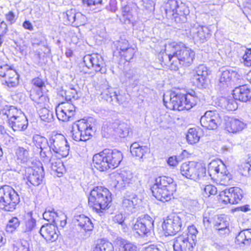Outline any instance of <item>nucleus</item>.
I'll use <instances>...</instances> for the list:
<instances>
[{"mask_svg": "<svg viewBox=\"0 0 251 251\" xmlns=\"http://www.w3.org/2000/svg\"><path fill=\"white\" fill-rule=\"evenodd\" d=\"M198 100V97L192 94L184 95L171 92L163 96L164 105L167 108L174 110H189L197 104Z\"/></svg>", "mask_w": 251, "mask_h": 251, "instance_id": "f257e3e1", "label": "nucleus"}, {"mask_svg": "<svg viewBox=\"0 0 251 251\" xmlns=\"http://www.w3.org/2000/svg\"><path fill=\"white\" fill-rule=\"evenodd\" d=\"M123 159L122 153L117 150L105 149L93 158L95 167L100 171L117 167Z\"/></svg>", "mask_w": 251, "mask_h": 251, "instance_id": "f03ea898", "label": "nucleus"}, {"mask_svg": "<svg viewBox=\"0 0 251 251\" xmlns=\"http://www.w3.org/2000/svg\"><path fill=\"white\" fill-rule=\"evenodd\" d=\"M111 201L109 191L107 188L98 186L91 190L88 198V205L101 216L102 210L108 207Z\"/></svg>", "mask_w": 251, "mask_h": 251, "instance_id": "7ed1b4c3", "label": "nucleus"}, {"mask_svg": "<svg viewBox=\"0 0 251 251\" xmlns=\"http://www.w3.org/2000/svg\"><path fill=\"white\" fill-rule=\"evenodd\" d=\"M208 171L211 179L216 183L223 185L230 184L232 176L221 160L212 161L208 165Z\"/></svg>", "mask_w": 251, "mask_h": 251, "instance_id": "20e7f679", "label": "nucleus"}, {"mask_svg": "<svg viewBox=\"0 0 251 251\" xmlns=\"http://www.w3.org/2000/svg\"><path fill=\"white\" fill-rule=\"evenodd\" d=\"M19 202V196L12 187L4 185L0 188V208L12 211Z\"/></svg>", "mask_w": 251, "mask_h": 251, "instance_id": "39448f33", "label": "nucleus"}, {"mask_svg": "<svg viewBox=\"0 0 251 251\" xmlns=\"http://www.w3.org/2000/svg\"><path fill=\"white\" fill-rule=\"evenodd\" d=\"M93 131L91 125L84 119L73 123L71 132L73 139L76 141H86L92 136Z\"/></svg>", "mask_w": 251, "mask_h": 251, "instance_id": "423d86ee", "label": "nucleus"}, {"mask_svg": "<svg viewBox=\"0 0 251 251\" xmlns=\"http://www.w3.org/2000/svg\"><path fill=\"white\" fill-rule=\"evenodd\" d=\"M165 11L168 16L174 18L177 22L186 21L188 9L182 2L176 0H169L165 5Z\"/></svg>", "mask_w": 251, "mask_h": 251, "instance_id": "0eeeda50", "label": "nucleus"}, {"mask_svg": "<svg viewBox=\"0 0 251 251\" xmlns=\"http://www.w3.org/2000/svg\"><path fill=\"white\" fill-rule=\"evenodd\" d=\"M49 148L52 150L56 157H65L69 153L68 143L65 137L60 134L52 135L50 138Z\"/></svg>", "mask_w": 251, "mask_h": 251, "instance_id": "6e6552de", "label": "nucleus"}, {"mask_svg": "<svg viewBox=\"0 0 251 251\" xmlns=\"http://www.w3.org/2000/svg\"><path fill=\"white\" fill-rule=\"evenodd\" d=\"M195 56L194 50L183 44L176 57H174V63L170 65V70L177 71L181 66H189L193 62Z\"/></svg>", "mask_w": 251, "mask_h": 251, "instance_id": "1a4fd4ad", "label": "nucleus"}, {"mask_svg": "<svg viewBox=\"0 0 251 251\" xmlns=\"http://www.w3.org/2000/svg\"><path fill=\"white\" fill-rule=\"evenodd\" d=\"M85 67L81 70L83 73L88 72L87 69H92L96 72L105 74L106 72L105 63L102 56L98 53L87 54L83 57Z\"/></svg>", "mask_w": 251, "mask_h": 251, "instance_id": "9d476101", "label": "nucleus"}, {"mask_svg": "<svg viewBox=\"0 0 251 251\" xmlns=\"http://www.w3.org/2000/svg\"><path fill=\"white\" fill-rule=\"evenodd\" d=\"M205 171V168L201 164L194 161L183 163L180 168V172L182 176L194 180H198L203 176Z\"/></svg>", "mask_w": 251, "mask_h": 251, "instance_id": "9b49d317", "label": "nucleus"}, {"mask_svg": "<svg viewBox=\"0 0 251 251\" xmlns=\"http://www.w3.org/2000/svg\"><path fill=\"white\" fill-rule=\"evenodd\" d=\"M183 44L180 42L168 41L165 45L164 52L160 51L158 53V59L164 64L174 63V57H176Z\"/></svg>", "mask_w": 251, "mask_h": 251, "instance_id": "f8f14e48", "label": "nucleus"}, {"mask_svg": "<svg viewBox=\"0 0 251 251\" xmlns=\"http://www.w3.org/2000/svg\"><path fill=\"white\" fill-rule=\"evenodd\" d=\"M153 220L148 215L139 217L132 226V229L139 236L148 237L153 229Z\"/></svg>", "mask_w": 251, "mask_h": 251, "instance_id": "ddd939ff", "label": "nucleus"}, {"mask_svg": "<svg viewBox=\"0 0 251 251\" xmlns=\"http://www.w3.org/2000/svg\"><path fill=\"white\" fill-rule=\"evenodd\" d=\"M23 178L26 180V183L30 187L31 185L37 186L41 184L44 176V170L40 167H28L25 169L22 172Z\"/></svg>", "mask_w": 251, "mask_h": 251, "instance_id": "4468645a", "label": "nucleus"}, {"mask_svg": "<svg viewBox=\"0 0 251 251\" xmlns=\"http://www.w3.org/2000/svg\"><path fill=\"white\" fill-rule=\"evenodd\" d=\"M243 191L238 187L225 189L219 195V200L225 204H235L238 203L243 198Z\"/></svg>", "mask_w": 251, "mask_h": 251, "instance_id": "2eb2a0df", "label": "nucleus"}, {"mask_svg": "<svg viewBox=\"0 0 251 251\" xmlns=\"http://www.w3.org/2000/svg\"><path fill=\"white\" fill-rule=\"evenodd\" d=\"M0 76L4 77L2 84L9 88L15 87L19 84V75L14 69L7 64L0 66Z\"/></svg>", "mask_w": 251, "mask_h": 251, "instance_id": "dca6fc26", "label": "nucleus"}, {"mask_svg": "<svg viewBox=\"0 0 251 251\" xmlns=\"http://www.w3.org/2000/svg\"><path fill=\"white\" fill-rule=\"evenodd\" d=\"M182 226L181 218L177 215H172L164 220L162 227L166 235H173L180 231Z\"/></svg>", "mask_w": 251, "mask_h": 251, "instance_id": "f3484780", "label": "nucleus"}, {"mask_svg": "<svg viewBox=\"0 0 251 251\" xmlns=\"http://www.w3.org/2000/svg\"><path fill=\"white\" fill-rule=\"evenodd\" d=\"M200 123L201 125L206 129L213 130L220 125L221 118L217 111H207L201 116Z\"/></svg>", "mask_w": 251, "mask_h": 251, "instance_id": "a211bd4d", "label": "nucleus"}, {"mask_svg": "<svg viewBox=\"0 0 251 251\" xmlns=\"http://www.w3.org/2000/svg\"><path fill=\"white\" fill-rule=\"evenodd\" d=\"M220 72L219 82L221 86H227L232 83H241L240 75L233 70L222 69Z\"/></svg>", "mask_w": 251, "mask_h": 251, "instance_id": "6ab92c4d", "label": "nucleus"}, {"mask_svg": "<svg viewBox=\"0 0 251 251\" xmlns=\"http://www.w3.org/2000/svg\"><path fill=\"white\" fill-rule=\"evenodd\" d=\"M195 245L187 234H182L174 239L173 247L174 251H193Z\"/></svg>", "mask_w": 251, "mask_h": 251, "instance_id": "aec40b11", "label": "nucleus"}, {"mask_svg": "<svg viewBox=\"0 0 251 251\" xmlns=\"http://www.w3.org/2000/svg\"><path fill=\"white\" fill-rule=\"evenodd\" d=\"M190 33L194 41L200 43L206 41L211 35L210 29L206 26L194 27L190 29Z\"/></svg>", "mask_w": 251, "mask_h": 251, "instance_id": "412c9836", "label": "nucleus"}, {"mask_svg": "<svg viewBox=\"0 0 251 251\" xmlns=\"http://www.w3.org/2000/svg\"><path fill=\"white\" fill-rule=\"evenodd\" d=\"M208 75V70L204 65H200L196 68L191 80L192 82L198 87L203 86L206 81Z\"/></svg>", "mask_w": 251, "mask_h": 251, "instance_id": "4be33fe9", "label": "nucleus"}, {"mask_svg": "<svg viewBox=\"0 0 251 251\" xmlns=\"http://www.w3.org/2000/svg\"><path fill=\"white\" fill-rule=\"evenodd\" d=\"M39 232L46 241L49 242L55 241L58 237L56 227L52 224L42 226L39 230Z\"/></svg>", "mask_w": 251, "mask_h": 251, "instance_id": "5701e85b", "label": "nucleus"}, {"mask_svg": "<svg viewBox=\"0 0 251 251\" xmlns=\"http://www.w3.org/2000/svg\"><path fill=\"white\" fill-rule=\"evenodd\" d=\"M234 98L242 102L251 100V90L246 85L236 87L233 91Z\"/></svg>", "mask_w": 251, "mask_h": 251, "instance_id": "b1692460", "label": "nucleus"}, {"mask_svg": "<svg viewBox=\"0 0 251 251\" xmlns=\"http://www.w3.org/2000/svg\"><path fill=\"white\" fill-rule=\"evenodd\" d=\"M153 196L158 200L162 202L170 201L173 197L175 192H170V190L153 185L151 188Z\"/></svg>", "mask_w": 251, "mask_h": 251, "instance_id": "393cba45", "label": "nucleus"}, {"mask_svg": "<svg viewBox=\"0 0 251 251\" xmlns=\"http://www.w3.org/2000/svg\"><path fill=\"white\" fill-rule=\"evenodd\" d=\"M130 150L133 156L143 160L147 157L150 153V149L147 146H141L138 142H134L131 144Z\"/></svg>", "mask_w": 251, "mask_h": 251, "instance_id": "a878e982", "label": "nucleus"}, {"mask_svg": "<svg viewBox=\"0 0 251 251\" xmlns=\"http://www.w3.org/2000/svg\"><path fill=\"white\" fill-rule=\"evenodd\" d=\"M140 201L135 194L126 195L123 199L122 207L127 212L133 213L135 211V206Z\"/></svg>", "mask_w": 251, "mask_h": 251, "instance_id": "bb28decb", "label": "nucleus"}, {"mask_svg": "<svg viewBox=\"0 0 251 251\" xmlns=\"http://www.w3.org/2000/svg\"><path fill=\"white\" fill-rule=\"evenodd\" d=\"M116 180L117 183L116 186L118 188H121L126 187V185L132 183L135 180L131 172L124 171L117 176Z\"/></svg>", "mask_w": 251, "mask_h": 251, "instance_id": "cd10ccee", "label": "nucleus"}, {"mask_svg": "<svg viewBox=\"0 0 251 251\" xmlns=\"http://www.w3.org/2000/svg\"><path fill=\"white\" fill-rule=\"evenodd\" d=\"M246 125L242 121L233 118H229L226 123L225 129L230 133H237L242 130Z\"/></svg>", "mask_w": 251, "mask_h": 251, "instance_id": "c85d7f7f", "label": "nucleus"}, {"mask_svg": "<svg viewBox=\"0 0 251 251\" xmlns=\"http://www.w3.org/2000/svg\"><path fill=\"white\" fill-rule=\"evenodd\" d=\"M153 185H157L159 187H163L170 190V192L176 191V183L173 178L165 176H160L156 178Z\"/></svg>", "mask_w": 251, "mask_h": 251, "instance_id": "c756f323", "label": "nucleus"}, {"mask_svg": "<svg viewBox=\"0 0 251 251\" xmlns=\"http://www.w3.org/2000/svg\"><path fill=\"white\" fill-rule=\"evenodd\" d=\"M8 124L14 131H23L26 129L28 121L25 116L23 114Z\"/></svg>", "mask_w": 251, "mask_h": 251, "instance_id": "7c9ffc66", "label": "nucleus"}, {"mask_svg": "<svg viewBox=\"0 0 251 251\" xmlns=\"http://www.w3.org/2000/svg\"><path fill=\"white\" fill-rule=\"evenodd\" d=\"M22 232L27 235L31 234L36 229V220L31 215H28L22 224Z\"/></svg>", "mask_w": 251, "mask_h": 251, "instance_id": "2f4dec72", "label": "nucleus"}, {"mask_svg": "<svg viewBox=\"0 0 251 251\" xmlns=\"http://www.w3.org/2000/svg\"><path fill=\"white\" fill-rule=\"evenodd\" d=\"M75 223L85 231H91L93 228V224L90 218L84 215L75 217Z\"/></svg>", "mask_w": 251, "mask_h": 251, "instance_id": "473e14b6", "label": "nucleus"}, {"mask_svg": "<svg viewBox=\"0 0 251 251\" xmlns=\"http://www.w3.org/2000/svg\"><path fill=\"white\" fill-rule=\"evenodd\" d=\"M101 95H102L107 101H111L115 100L119 104L122 103L124 101V97L122 95L118 94L111 87L107 88L101 92Z\"/></svg>", "mask_w": 251, "mask_h": 251, "instance_id": "72a5a7b5", "label": "nucleus"}, {"mask_svg": "<svg viewBox=\"0 0 251 251\" xmlns=\"http://www.w3.org/2000/svg\"><path fill=\"white\" fill-rule=\"evenodd\" d=\"M61 158L54 157L53 160L49 163L50 164V167L52 173L58 177L62 176L63 173L65 171L64 164L61 160Z\"/></svg>", "mask_w": 251, "mask_h": 251, "instance_id": "f704fd0d", "label": "nucleus"}, {"mask_svg": "<svg viewBox=\"0 0 251 251\" xmlns=\"http://www.w3.org/2000/svg\"><path fill=\"white\" fill-rule=\"evenodd\" d=\"M228 222L222 217H218L214 225L215 229L221 235L228 234L229 233Z\"/></svg>", "mask_w": 251, "mask_h": 251, "instance_id": "c9c22d12", "label": "nucleus"}, {"mask_svg": "<svg viewBox=\"0 0 251 251\" xmlns=\"http://www.w3.org/2000/svg\"><path fill=\"white\" fill-rule=\"evenodd\" d=\"M15 158L18 163L25 164L29 160L28 150L19 147L15 151Z\"/></svg>", "mask_w": 251, "mask_h": 251, "instance_id": "e433bc0d", "label": "nucleus"}, {"mask_svg": "<svg viewBox=\"0 0 251 251\" xmlns=\"http://www.w3.org/2000/svg\"><path fill=\"white\" fill-rule=\"evenodd\" d=\"M32 141L35 146L40 150H46L49 147V141L47 138L38 134L33 136Z\"/></svg>", "mask_w": 251, "mask_h": 251, "instance_id": "4c0bfd02", "label": "nucleus"}, {"mask_svg": "<svg viewBox=\"0 0 251 251\" xmlns=\"http://www.w3.org/2000/svg\"><path fill=\"white\" fill-rule=\"evenodd\" d=\"M237 241L245 245L251 243V229H246L241 231L236 236Z\"/></svg>", "mask_w": 251, "mask_h": 251, "instance_id": "58836bf2", "label": "nucleus"}, {"mask_svg": "<svg viewBox=\"0 0 251 251\" xmlns=\"http://www.w3.org/2000/svg\"><path fill=\"white\" fill-rule=\"evenodd\" d=\"M236 99L233 97L223 98L221 100V103L223 108L228 111H234L238 108V104L236 101Z\"/></svg>", "mask_w": 251, "mask_h": 251, "instance_id": "ea45409f", "label": "nucleus"}, {"mask_svg": "<svg viewBox=\"0 0 251 251\" xmlns=\"http://www.w3.org/2000/svg\"><path fill=\"white\" fill-rule=\"evenodd\" d=\"M93 251H114L112 244L104 240H98Z\"/></svg>", "mask_w": 251, "mask_h": 251, "instance_id": "a19ab883", "label": "nucleus"}, {"mask_svg": "<svg viewBox=\"0 0 251 251\" xmlns=\"http://www.w3.org/2000/svg\"><path fill=\"white\" fill-rule=\"evenodd\" d=\"M20 225V221L16 217L9 219L5 226V231L9 233H13L17 230Z\"/></svg>", "mask_w": 251, "mask_h": 251, "instance_id": "79ce46f5", "label": "nucleus"}, {"mask_svg": "<svg viewBox=\"0 0 251 251\" xmlns=\"http://www.w3.org/2000/svg\"><path fill=\"white\" fill-rule=\"evenodd\" d=\"M3 114L6 116L8 121V123L13 120H14L16 118L19 117L21 114H23L21 110H19L17 108L13 106H11L7 110L3 111Z\"/></svg>", "mask_w": 251, "mask_h": 251, "instance_id": "37998d69", "label": "nucleus"}, {"mask_svg": "<svg viewBox=\"0 0 251 251\" xmlns=\"http://www.w3.org/2000/svg\"><path fill=\"white\" fill-rule=\"evenodd\" d=\"M200 138V136L196 128H192L188 130L186 135V139L189 144H195L199 141Z\"/></svg>", "mask_w": 251, "mask_h": 251, "instance_id": "c03bdc74", "label": "nucleus"}, {"mask_svg": "<svg viewBox=\"0 0 251 251\" xmlns=\"http://www.w3.org/2000/svg\"><path fill=\"white\" fill-rule=\"evenodd\" d=\"M48 149L40 151V156L42 160L45 163H49L51 161L53 160V159L55 157L54 153H52L51 151Z\"/></svg>", "mask_w": 251, "mask_h": 251, "instance_id": "a18cd8bd", "label": "nucleus"}, {"mask_svg": "<svg viewBox=\"0 0 251 251\" xmlns=\"http://www.w3.org/2000/svg\"><path fill=\"white\" fill-rule=\"evenodd\" d=\"M30 97L33 101L41 105H44L49 100L47 97L43 95L42 92H34L33 91L31 92Z\"/></svg>", "mask_w": 251, "mask_h": 251, "instance_id": "49530a36", "label": "nucleus"}, {"mask_svg": "<svg viewBox=\"0 0 251 251\" xmlns=\"http://www.w3.org/2000/svg\"><path fill=\"white\" fill-rule=\"evenodd\" d=\"M39 115L41 120L48 123L51 122L53 118L52 112L45 107L39 110Z\"/></svg>", "mask_w": 251, "mask_h": 251, "instance_id": "de8ad7c7", "label": "nucleus"}, {"mask_svg": "<svg viewBox=\"0 0 251 251\" xmlns=\"http://www.w3.org/2000/svg\"><path fill=\"white\" fill-rule=\"evenodd\" d=\"M56 114L58 119L63 122H67L71 120L72 115H69L67 112H66L64 109L61 108V106H57L55 109Z\"/></svg>", "mask_w": 251, "mask_h": 251, "instance_id": "09e8293b", "label": "nucleus"}, {"mask_svg": "<svg viewBox=\"0 0 251 251\" xmlns=\"http://www.w3.org/2000/svg\"><path fill=\"white\" fill-rule=\"evenodd\" d=\"M58 106H61V108L64 109L66 112H68L69 115L74 116L75 114V107L71 102V101L63 102Z\"/></svg>", "mask_w": 251, "mask_h": 251, "instance_id": "8fccbe9b", "label": "nucleus"}, {"mask_svg": "<svg viewBox=\"0 0 251 251\" xmlns=\"http://www.w3.org/2000/svg\"><path fill=\"white\" fill-rule=\"evenodd\" d=\"M115 45L119 54L121 53V52H123L130 47L128 41L126 39H121L120 41H116Z\"/></svg>", "mask_w": 251, "mask_h": 251, "instance_id": "3c124183", "label": "nucleus"}, {"mask_svg": "<svg viewBox=\"0 0 251 251\" xmlns=\"http://www.w3.org/2000/svg\"><path fill=\"white\" fill-rule=\"evenodd\" d=\"M14 251H30L29 243L26 240L17 242L14 245Z\"/></svg>", "mask_w": 251, "mask_h": 251, "instance_id": "603ef678", "label": "nucleus"}, {"mask_svg": "<svg viewBox=\"0 0 251 251\" xmlns=\"http://www.w3.org/2000/svg\"><path fill=\"white\" fill-rule=\"evenodd\" d=\"M57 213V212H55L53 209L50 208L46 210L43 214V217L45 220L52 224L55 220Z\"/></svg>", "mask_w": 251, "mask_h": 251, "instance_id": "864d4df0", "label": "nucleus"}, {"mask_svg": "<svg viewBox=\"0 0 251 251\" xmlns=\"http://www.w3.org/2000/svg\"><path fill=\"white\" fill-rule=\"evenodd\" d=\"M135 52V49L130 46L127 50H125L123 52H121V53L119 55L123 57L126 61H130L132 59L134 53Z\"/></svg>", "mask_w": 251, "mask_h": 251, "instance_id": "5fc2aeb1", "label": "nucleus"}, {"mask_svg": "<svg viewBox=\"0 0 251 251\" xmlns=\"http://www.w3.org/2000/svg\"><path fill=\"white\" fill-rule=\"evenodd\" d=\"M198 233V231L196 226L191 225L188 227L187 232H183L182 234H187L189 239H192V241L195 242Z\"/></svg>", "mask_w": 251, "mask_h": 251, "instance_id": "6e6d98bb", "label": "nucleus"}, {"mask_svg": "<svg viewBox=\"0 0 251 251\" xmlns=\"http://www.w3.org/2000/svg\"><path fill=\"white\" fill-rule=\"evenodd\" d=\"M75 18V21L73 23V25L78 26L84 25L86 21V17L80 12H76Z\"/></svg>", "mask_w": 251, "mask_h": 251, "instance_id": "4d7b16f0", "label": "nucleus"}, {"mask_svg": "<svg viewBox=\"0 0 251 251\" xmlns=\"http://www.w3.org/2000/svg\"><path fill=\"white\" fill-rule=\"evenodd\" d=\"M64 93L65 99L67 101H71L72 99H77L78 97L76 90L71 87L66 90Z\"/></svg>", "mask_w": 251, "mask_h": 251, "instance_id": "13d9d810", "label": "nucleus"}, {"mask_svg": "<svg viewBox=\"0 0 251 251\" xmlns=\"http://www.w3.org/2000/svg\"><path fill=\"white\" fill-rule=\"evenodd\" d=\"M32 83L35 88H33L32 91L35 92V89L37 88L36 92H42V88L45 86L44 82L39 77H36L32 79Z\"/></svg>", "mask_w": 251, "mask_h": 251, "instance_id": "bf43d9fd", "label": "nucleus"}, {"mask_svg": "<svg viewBox=\"0 0 251 251\" xmlns=\"http://www.w3.org/2000/svg\"><path fill=\"white\" fill-rule=\"evenodd\" d=\"M204 193L206 196L209 197L210 195H216L217 193V189L215 186L208 184L204 188Z\"/></svg>", "mask_w": 251, "mask_h": 251, "instance_id": "052dcab7", "label": "nucleus"}, {"mask_svg": "<svg viewBox=\"0 0 251 251\" xmlns=\"http://www.w3.org/2000/svg\"><path fill=\"white\" fill-rule=\"evenodd\" d=\"M242 63L245 66L251 67V49L248 50L242 57Z\"/></svg>", "mask_w": 251, "mask_h": 251, "instance_id": "680f3d73", "label": "nucleus"}, {"mask_svg": "<svg viewBox=\"0 0 251 251\" xmlns=\"http://www.w3.org/2000/svg\"><path fill=\"white\" fill-rule=\"evenodd\" d=\"M118 130L120 137H125L128 135L129 129L126 125L121 124L119 126Z\"/></svg>", "mask_w": 251, "mask_h": 251, "instance_id": "e2e57ef3", "label": "nucleus"}, {"mask_svg": "<svg viewBox=\"0 0 251 251\" xmlns=\"http://www.w3.org/2000/svg\"><path fill=\"white\" fill-rule=\"evenodd\" d=\"M76 12L75 9H71L66 12L65 18L68 20V24H73V23L75 21V18L76 16Z\"/></svg>", "mask_w": 251, "mask_h": 251, "instance_id": "0e129e2a", "label": "nucleus"}, {"mask_svg": "<svg viewBox=\"0 0 251 251\" xmlns=\"http://www.w3.org/2000/svg\"><path fill=\"white\" fill-rule=\"evenodd\" d=\"M131 9L130 7L128 5H126L125 6H124L122 9V14L123 17L126 19L128 20L129 21H130V18L131 17Z\"/></svg>", "mask_w": 251, "mask_h": 251, "instance_id": "69168bd1", "label": "nucleus"}, {"mask_svg": "<svg viewBox=\"0 0 251 251\" xmlns=\"http://www.w3.org/2000/svg\"><path fill=\"white\" fill-rule=\"evenodd\" d=\"M82 1L84 4H86L93 9H94L93 7V6L100 4L102 2V0H82Z\"/></svg>", "mask_w": 251, "mask_h": 251, "instance_id": "338daca9", "label": "nucleus"}, {"mask_svg": "<svg viewBox=\"0 0 251 251\" xmlns=\"http://www.w3.org/2000/svg\"><path fill=\"white\" fill-rule=\"evenodd\" d=\"M123 251H136V247L132 243L125 242L123 243Z\"/></svg>", "mask_w": 251, "mask_h": 251, "instance_id": "774afa93", "label": "nucleus"}]
</instances>
